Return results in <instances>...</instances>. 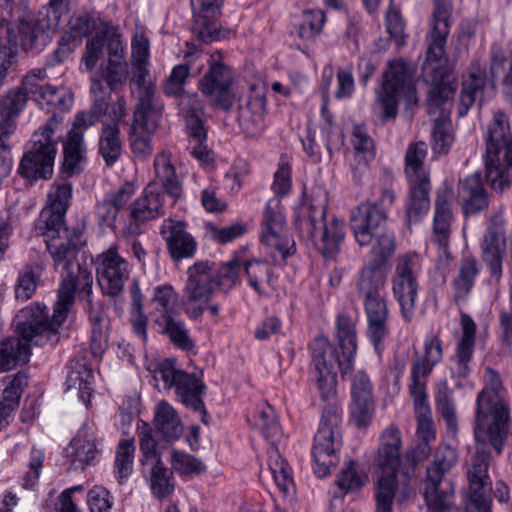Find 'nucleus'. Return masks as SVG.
<instances>
[{"label": "nucleus", "mask_w": 512, "mask_h": 512, "mask_svg": "<svg viewBox=\"0 0 512 512\" xmlns=\"http://www.w3.org/2000/svg\"><path fill=\"white\" fill-rule=\"evenodd\" d=\"M79 237V233L73 231L68 236L46 240L54 268L61 270L62 277L53 313L50 316L47 306L40 302H33L18 312L20 331L29 337L36 336L38 342L53 337L56 328L65 322L73 307L76 291L87 296L92 292V273L76 262Z\"/></svg>", "instance_id": "obj_1"}, {"label": "nucleus", "mask_w": 512, "mask_h": 512, "mask_svg": "<svg viewBox=\"0 0 512 512\" xmlns=\"http://www.w3.org/2000/svg\"><path fill=\"white\" fill-rule=\"evenodd\" d=\"M452 4L449 0H435L431 30L428 35V49L423 63V77L431 82L428 95L429 113H436L446 105L456 92V85L446 67L445 45L451 28Z\"/></svg>", "instance_id": "obj_2"}, {"label": "nucleus", "mask_w": 512, "mask_h": 512, "mask_svg": "<svg viewBox=\"0 0 512 512\" xmlns=\"http://www.w3.org/2000/svg\"><path fill=\"white\" fill-rule=\"evenodd\" d=\"M1 29H10L15 41L25 50H40L51 38L69 12V0H50L46 13L35 20L26 5L0 0Z\"/></svg>", "instance_id": "obj_3"}, {"label": "nucleus", "mask_w": 512, "mask_h": 512, "mask_svg": "<svg viewBox=\"0 0 512 512\" xmlns=\"http://www.w3.org/2000/svg\"><path fill=\"white\" fill-rule=\"evenodd\" d=\"M156 179L161 183H150L141 196L131 205L127 230L138 235L148 221L163 216L168 206H173L183 196L182 182L176 174L171 154L162 151L155 156Z\"/></svg>", "instance_id": "obj_4"}, {"label": "nucleus", "mask_w": 512, "mask_h": 512, "mask_svg": "<svg viewBox=\"0 0 512 512\" xmlns=\"http://www.w3.org/2000/svg\"><path fill=\"white\" fill-rule=\"evenodd\" d=\"M484 388L476 399L474 436L478 443L490 444L500 454L508 435L510 408L502 398L504 387L499 374L485 369Z\"/></svg>", "instance_id": "obj_5"}, {"label": "nucleus", "mask_w": 512, "mask_h": 512, "mask_svg": "<svg viewBox=\"0 0 512 512\" xmlns=\"http://www.w3.org/2000/svg\"><path fill=\"white\" fill-rule=\"evenodd\" d=\"M319 198L315 203H303L295 214V225L302 237L311 239L326 258L340 249L345 236V224L337 218L326 219V195L321 188L314 191Z\"/></svg>", "instance_id": "obj_6"}, {"label": "nucleus", "mask_w": 512, "mask_h": 512, "mask_svg": "<svg viewBox=\"0 0 512 512\" xmlns=\"http://www.w3.org/2000/svg\"><path fill=\"white\" fill-rule=\"evenodd\" d=\"M485 141L487 181L494 190L503 191L512 183V126L502 111L494 113Z\"/></svg>", "instance_id": "obj_7"}, {"label": "nucleus", "mask_w": 512, "mask_h": 512, "mask_svg": "<svg viewBox=\"0 0 512 512\" xmlns=\"http://www.w3.org/2000/svg\"><path fill=\"white\" fill-rule=\"evenodd\" d=\"M350 225L359 245H371L370 262L385 266L396 250L395 235L386 228V213L377 205L359 206L351 215Z\"/></svg>", "instance_id": "obj_8"}, {"label": "nucleus", "mask_w": 512, "mask_h": 512, "mask_svg": "<svg viewBox=\"0 0 512 512\" xmlns=\"http://www.w3.org/2000/svg\"><path fill=\"white\" fill-rule=\"evenodd\" d=\"M415 66L403 59L388 63L381 89L377 92V103L383 121L394 119L398 114V102L404 98L408 104L417 102L414 84Z\"/></svg>", "instance_id": "obj_9"}, {"label": "nucleus", "mask_w": 512, "mask_h": 512, "mask_svg": "<svg viewBox=\"0 0 512 512\" xmlns=\"http://www.w3.org/2000/svg\"><path fill=\"white\" fill-rule=\"evenodd\" d=\"M341 421V410L336 404L324 408L311 451L313 470L320 478L328 476L340 461Z\"/></svg>", "instance_id": "obj_10"}, {"label": "nucleus", "mask_w": 512, "mask_h": 512, "mask_svg": "<svg viewBox=\"0 0 512 512\" xmlns=\"http://www.w3.org/2000/svg\"><path fill=\"white\" fill-rule=\"evenodd\" d=\"M109 96H94L93 103L88 111L75 115L71 129L63 141L62 172L67 176L79 173L85 160L87 148L84 142L85 132L94 126L99 118L108 110Z\"/></svg>", "instance_id": "obj_11"}, {"label": "nucleus", "mask_w": 512, "mask_h": 512, "mask_svg": "<svg viewBox=\"0 0 512 512\" xmlns=\"http://www.w3.org/2000/svg\"><path fill=\"white\" fill-rule=\"evenodd\" d=\"M151 317L161 333L183 350H191L194 343L184 321L179 316L178 294L173 286L165 284L154 288Z\"/></svg>", "instance_id": "obj_12"}, {"label": "nucleus", "mask_w": 512, "mask_h": 512, "mask_svg": "<svg viewBox=\"0 0 512 512\" xmlns=\"http://www.w3.org/2000/svg\"><path fill=\"white\" fill-rule=\"evenodd\" d=\"M155 380L161 379L165 388H173L180 402L187 408L203 415L206 410L203 396L206 386L196 374H189L180 369L174 359H164L159 362L153 371Z\"/></svg>", "instance_id": "obj_13"}, {"label": "nucleus", "mask_w": 512, "mask_h": 512, "mask_svg": "<svg viewBox=\"0 0 512 512\" xmlns=\"http://www.w3.org/2000/svg\"><path fill=\"white\" fill-rule=\"evenodd\" d=\"M456 462V455L449 447L436 451L433 463L427 469L424 484V498L427 512H447L454 504V489L449 481L444 480V474Z\"/></svg>", "instance_id": "obj_14"}, {"label": "nucleus", "mask_w": 512, "mask_h": 512, "mask_svg": "<svg viewBox=\"0 0 512 512\" xmlns=\"http://www.w3.org/2000/svg\"><path fill=\"white\" fill-rule=\"evenodd\" d=\"M217 288L216 269L212 263L201 261L188 268L187 281L182 290V306L191 320L202 318Z\"/></svg>", "instance_id": "obj_15"}, {"label": "nucleus", "mask_w": 512, "mask_h": 512, "mask_svg": "<svg viewBox=\"0 0 512 512\" xmlns=\"http://www.w3.org/2000/svg\"><path fill=\"white\" fill-rule=\"evenodd\" d=\"M420 273L421 263L417 254L406 253L397 258L392 276V291L406 322H410L415 314Z\"/></svg>", "instance_id": "obj_16"}, {"label": "nucleus", "mask_w": 512, "mask_h": 512, "mask_svg": "<svg viewBox=\"0 0 512 512\" xmlns=\"http://www.w3.org/2000/svg\"><path fill=\"white\" fill-rule=\"evenodd\" d=\"M208 66V71L199 82V89L212 107L230 111L237 99L233 90V72L219 53L210 56Z\"/></svg>", "instance_id": "obj_17"}, {"label": "nucleus", "mask_w": 512, "mask_h": 512, "mask_svg": "<svg viewBox=\"0 0 512 512\" xmlns=\"http://www.w3.org/2000/svg\"><path fill=\"white\" fill-rule=\"evenodd\" d=\"M260 241L274 261L287 258L294 252V240L286 226L283 207L277 198L270 199L265 207Z\"/></svg>", "instance_id": "obj_18"}, {"label": "nucleus", "mask_w": 512, "mask_h": 512, "mask_svg": "<svg viewBox=\"0 0 512 512\" xmlns=\"http://www.w3.org/2000/svg\"><path fill=\"white\" fill-rule=\"evenodd\" d=\"M490 455L484 448L477 449L471 458L467 471L468 495L465 503L467 512H491V480L488 474Z\"/></svg>", "instance_id": "obj_19"}, {"label": "nucleus", "mask_w": 512, "mask_h": 512, "mask_svg": "<svg viewBox=\"0 0 512 512\" xmlns=\"http://www.w3.org/2000/svg\"><path fill=\"white\" fill-rule=\"evenodd\" d=\"M312 360L315 366L314 379L320 396L324 401L334 400L336 396V370L339 367V356L328 338L318 336L310 344Z\"/></svg>", "instance_id": "obj_20"}, {"label": "nucleus", "mask_w": 512, "mask_h": 512, "mask_svg": "<svg viewBox=\"0 0 512 512\" xmlns=\"http://www.w3.org/2000/svg\"><path fill=\"white\" fill-rule=\"evenodd\" d=\"M96 279L102 292L109 296H118L130 276V264L118 252V245L113 244L97 255Z\"/></svg>", "instance_id": "obj_21"}, {"label": "nucleus", "mask_w": 512, "mask_h": 512, "mask_svg": "<svg viewBox=\"0 0 512 512\" xmlns=\"http://www.w3.org/2000/svg\"><path fill=\"white\" fill-rule=\"evenodd\" d=\"M376 476V510L392 512L393 503L401 505L413 494L408 475L399 469L377 470Z\"/></svg>", "instance_id": "obj_22"}, {"label": "nucleus", "mask_w": 512, "mask_h": 512, "mask_svg": "<svg viewBox=\"0 0 512 512\" xmlns=\"http://www.w3.org/2000/svg\"><path fill=\"white\" fill-rule=\"evenodd\" d=\"M46 79L45 69L34 68L23 76L19 88L40 105L45 104L59 109H68L71 105V97L68 91L62 87L46 84Z\"/></svg>", "instance_id": "obj_23"}, {"label": "nucleus", "mask_w": 512, "mask_h": 512, "mask_svg": "<svg viewBox=\"0 0 512 512\" xmlns=\"http://www.w3.org/2000/svg\"><path fill=\"white\" fill-rule=\"evenodd\" d=\"M461 335L456 343L455 354L451 358L450 373L456 386L467 384L472 372V358L476 339V324L467 314H461Z\"/></svg>", "instance_id": "obj_24"}, {"label": "nucleus", "mask_w": 512, "mask_h": 512, "mask_svg": "<svg viewBox=\"0 0 512 512\" xmlns=\"http://www.w3.org/2000/svg\"><path fill=\"white\" fill-rule=\"evenodd\" d=\"M18 314L15 317V325L20 338L12 337L1 342L0 344V373L15 369L19 365L28 362L31 350L30 343L35 345L55 344L58 342V331L56 328L55 335L49 337L43 342H38L35 336L24 335L19 328Z\"/></svg>", "instance_id": "obj_25"}, {"label": "nucleus", "mask_w": 512, "mask_h": 512, "mask_svg": "<svg viewBox=\"0 0 512 512\" xmlns=\"http://www.w3.org/2000/svg\"><path fill=\"white\" fill-rule=\"evenodd\" d=\"M130 94L137 100L134 114L161 115L162 107L156 100V83L148 66H131Z\"/></svg>", "instance_id": "obj_26"}, {"label": "nucleus", "mask_w": 512, "mask_h": 512, "mask_svg": "<svg viewBox=\"0 0 512 512\" xmlns=\"http://www.w3.org/2000/svg\"><path fill=\"white\" fill-rule=\"evenodd\" d=\"M364 311L367 317V338L380 355L390 335L388 327V308L382 295L363 297Z\"/></svg>", "instance_id": "obj_27"}, {"label": "nucleus", "mask_w": 512, "mask_h": 512, "mask_svg": "<svg viewBox=\"0 0 512 512\" xmlns=\"http://www.w3.org/2000/svg\"><path fill=\"white\" fill-rule=\"evenodd\" d=\"M224 0H191L194 14L193 32L203 42L210 43L225 38L228 31L221 30L215 22Z\"/></svg>", "instance_id": "obj_28"}, {"label": "nucleus", "mask_w": 512, "mask_h": 512, "mask_svg": "<svg viewBox=\"0 0 512 512\" xmlns=\"http://www.w3.org/2000/svg\"><path fill=\"white\" fill-rule=\"evenodd\" d=\"M160 234L167 244L173 260L192 258L197 250V242L185 229L181 221L165 219L160 228Z\"/></svg>", "instance_id": "obj_29"}, {"label": "nucleus", "mask_w": 512, "mask_h": 512, "mask_svg": "<svg viewBox=\"0 0 512 512\" xmlns=\"http://www.w3.org/2000/svg\"><path fill=\"white\" fill-rule=\"evenodd\" d=\"M483 261L488 265L491 276L496 280L502 277V262L506 252L505 230L501 224H490L480 243Z\"/></svg>", "instance_id": "obj_30"}, {"label": "nucleus", "mask_w": 512, "mask_h": 512, "mask_svg": "<svg viewBox=\"0 0 512 512\" xmlns=\"http://www.w3.org/2000/svg\"><path fill=\"white\" fill-rule=\"evenodd\" d=\"M424 348L425 352L423 357L417 359L411 369L410 393H427L426 378L432 372L433 367L438 364L443 357L441 341L434 335L426 337Z\"/></svg>", "instance_id": "obj_31"}, {"label": "nucleus", "mask_w": 512, "mask_h": 512, "mask_svg": "<svg viewBox=\"0 0 512 512\" xmlns=\"http://www.w3.org/2000/svg\"><path fill=\"white\" fill-rule=\"evenodd\" d=\"M454 192L452 187L444 184L437 191L433 218V241L445 248L449 243L450 226L453 219L452 201Z\"/></svg>", "instance_id": "obj_32"}, {"label": "nucleus", "mask_w": 512, "mask_h": 512, "mask_svg": "<svg viewBox=\"0 0 512 512\" xmlns=\"http://www.w3.org/2000/svg\"><path fill=\"white\" fill-rule=\"evenodd\" d=\"M336 338L344 360H339L342 377L348 375L353 367L357 352V334L355 322L345 314H339L335 322Z\"/></svg>", "instance_id": "obj_33"}, {"label": "nucleus", "mask_w": 512, "mask_h": 512, "mask_svg": "<svg viewBox=\"0 0 512 512\" xmlns=\"http://www.w3.org/2000/svg\"><path fill=\"white\" fill-rule=\"evenodd\" d=\"M161 115L133 114L130 145L134 156L140 160L152 154L151 135L156 131Z\"/></svg>", "instance_id": "obj_34"}, {"label": "nucleus", "mask_w": 512, "mask_h": 512, "mask_svg": "<svg viewBox=\"0 0 512 512\" xmlns=\"http://www.w3.org/2000/svg\"><path fill=\"white\" fill-rule=\"evenodd\" d=\"M402 436L398 427L391 424L379 436L375 464L377 470L399 469L401 463Z\"/></svg>", "instance_id": "obj_35"}, {"label": "nucleus", "mask_w": 512, "mask_h": 512, "mask_svg": "<svg viewBox=\"0 0 512 512\" xmlns=\"http://www.w3.org/2000/svg\"><path fill=\"white\" fill-rule=\"evenodd\" d=\"M487 83L485 66L479 60L472 61L462 84L459 116L466 115L476 101L482 100Z\"/></svg>", "instance_id": "obj_36"}, {"label": "nucleus", "mask_w": 512, "mask_h": 512, "mask_svg": "<svg viewBox=\"0 0 512 512\" xmlns=\"http://www.w3.org/2000/svg\"><path fill=\"white\" fill-rule=\"evenodd\" d=\"M266 98L262 89L251 86V95L245 106L239 108L238 121L243 131L251 136L257 135L264 129Z\"/></svg>", "instance_id": "obj_37"}, {"label": "nucleus", "mask_w": 512, "mask_h": 512, "mask_svg": "<svg viewBox=\"0 0 512 512\" xmlns=\"http://www.w3.org/2000/svg\"><path fill=\"white\" fill-rule=\"evenodd\" d=\"M353 155L349 166L355 179H359L375 157L374 141L364 125H356L351 134Z\"/></svg>", "instance_id": "obj_38"}, {"label": "nucleus", "mask_w": 512, "mask_h": 512, "mask_svg": "<svg viewBox=\"0 0 512 512\" xmlns=\"http://www.w3.org/2000/svg\"><path fill=\"white\" fill-rule=\"evenodd\" d=\"M458 197L465 215L479 213L488 207V194L478 172L460 181Z\"/></svg>", "instance_id": "obj_39"}, {"label": "nucleus", "mask_w": 512, "mask_h": 512, "mask_svg": "<svg viewBox=\"0 0 512 512\" xmlns=\"http://www.w3.org/2000/svg\"><path fill=\"white\" fill-rule=\"evenodd\" d=\"M407 179L410 185L407 216L410 222H417L430 208V179L429 175Z\"/></svg>", "instance_id": "obj_40"}, {"label": "nucleus", "mask_w": 512, "mask_h": 512, "mask_svg": "<svg viewBox=\"0 0 512 512\" xmlns=\"http://www.w3.org/2000/svg\"><path fill=\"white\" fill-rule=\"evenodd\" d=\"M154 424L157 432L167 442L178 440L183 434V424L175 408L163 400L154 407Z\"/></svg>", "instance_id": "obj_41"}, {"label": "nucleus", "mask_w": 512, "mask_h": 512, "mask_svg": "<svg viewBox=\"0 0 512 512\" xmlns=\"http://www.w3.org/2000/svg\"><path fill=\"white\" fill-rule=\"evenodd\" d=\"M91 326L90 350L94 357H101L108 347L109 319L99 304L88 301Z\"/></svg>", "instance_id": "obj_42"}, {"label": "nucleus", "mask_w": 512, "mask_h": 512, "mask_svg": "<svg viewBox=\"0 0 512 512\" xmlns=\"http://www.w3.org/2000/svg\"><path fill=\"white\" fill-rule=\"evenodd\" d=\"M417 417V442L431 446L436 440V430L428 403L427 393H410Z\"/></svg>", "instance_id": "obj_43"}, {"label": "nucleus", "mask_w": 512, "mask_h": 512, "mask_svg": "<svg viewBox=\"0 0 512 512\" xmlns=\"http://www.w3.org/2000/svg\"><path fill=\"white\" fill-rule=\"evenodd\" d=\"M58 123L54 118H50L42 128L33 133L30 141L26 145L28 156L33 154L46 156L49 159H55L57 154V140L54 137L55 129Z\"/></svg>", "instance_id": "obj_44"}, {"label": "nucleus", "mask_w": 512, "mask_h": 512, "mask_svg": "<svg viewBox=\"0 0 512 512\" xmlns=\"http://www.w3.org/2000/svg\"><path fill=\"white\" fill-rule=\"evenodd\" d=\"M45 264L41 259L25 264L18 272L15 283V297L20 301L29 300L36 292Z\"/></svg>", "instance_id": "obj_45"}, {"label": "nucleus", "mask_w": 512, "mask_h": 512, "mask_svg": "<svg viewBox=\"0 0 512 512\" xmlns=\"http://www.w3.org/2000/svg\"><path fill=\"white\" fill-rule=\"evenodd\" d=\"M245 272L248 283L260 295H268L276 288V278L272 268L266 261L253 259L246 262Z\"/></svg>", "instance_id": "obj_46"}, {"label": "nucleus", "mask_w": 512, "mask_h": 512, "mask_svg": "<svg viewBox=\"0 0 512 512\" xmlns=\"http://www.w3.org/2000/svg\"><path fill=\"white\" fill-rule=\"evenodd\" d=\"M386 269L384 265L369 262L359 272L357 289L362 297L381 295L385 288Z\"/></svg>", "instance_id": "obj_47"}, {"label": "nucleus", "mask_w": 512, "mask_h": 512, "mask_svg": "<svg viewBox=\"0 0 512 512\" xmlns=\"http://www.w3.org/2000/svg\"><path fill=\"white\" fill-rule=\"evenodd\" d=\"M97 446L93 426L84 424L71 441L74 462H79L81 465L90 464L99 452Z\"/></svg>", "instance_id": "obj_48"}, {"label": "nucleus", "mask_w": 512, "mask_h": 512, "mask_svg": "<svg viewBox=\"0 0 512 512\" xmlns=\"http://www.w3.org/2000/svg\"><path fill=\"white\" fill-rule=\"evenodd\" d=\"M98 152L108 167L113 166L118 161L122 154V140L117 125L102 123Z\"/></svg>", "instance_id": "obj_49"}, {"label": "nucleus", "mask_w": 512, "mask_h": 512, "mask_svg": "<svg viewBox=\"0 0 512 512\" xmlns=\"http://www.w3.org/2000/svg\"><path fill=\"white\" fill-rule=\"evenodd\" d=\"M435 407L444 419L448 430L454 433L457 430L456 403L453 390L449 387L447 381H440L436 385Z\"/></svg>", "instance_id": "obj_50"}, {"label": "nucleus", "mask_w": 512, "mask_h": 512, "mask_svg": "<svg viewBox=\"0 0 512 512\" xmlns=\"http://www.w3.org/2000/svg\"><path fill=\"white\" fill-rule=\"evenodd\" d=\"M55 159L47 161L46 156H38L36 154L28 156L26 150L18 166V173L21 177L36 181L38 179H48L52 176Z\"/></svg>", "instance_id": "obj_51"}, {"label": "nucleus", "mask_w": 512, "mask_h": 512, "mask_svg": "<svg viewBox=\"0 0 512 512\" xmlns=\"http://www.w3.org/2000/svg\"><path fill=\"white\" fill-rule=\"evenodd\" d=\"M70 369L66 379L67 389H77L79 398L88 406L93 393V373L91 369L78 362L71 363Z\"/></svg>", "instance_id": "obj_52"}, {"label": "nucleus", "mask_w": 512, "mask_h": 512, "mask_svg": "<svg viewBox=\"0 0 512 512\" xmlns=\"http://www.w3.org/2000/svg\"><path fill=\"white\" fill-rule=\"evenodd\" d=\"M367 481L368 475L359 463L355 460H348L337 473L335 484L342 493L347 494L360 489Z\"/></svg>", "instance_id": "obj_53"}, {"label": "nucleus", "mask_w": 512, "mask_h": 512, "mask_svg": "<svg viewBox=\"0 0 512 512\" xmlns=\"http://www.w3.org/2000/svg\"><path fill=\"white\" fill-rule=\"evenodd\" d=\"M268 468L278 489L285 495L289 494L294 488L291 470L286 460L274 448L269 455Z\"/></svg>", "instance_id": "obj_54"}, {"label": "nucleus", "mask_w": 512, "mask_h": 512, "mask_svg": "<svg viewBox=\"0 0 512 512\" xmlns=\"http://www.w3.org/2000/svg\"><path fill=\"white\" fill-rule=\"evenodd\" d=\"M27 384V376L23 372L7 375L0 380V390H2L3 396L2 402L5 407L11 408V414L17 407L21 394Z\"/></svg>", "instance_id": "obj_55"}, {"label": "nucleus", "mask_w": 512, "mask_h": 512, "mask_svg": "<svg viewBox=\"0 0 512 512\" xmlns=\"http://www.w3.org/2000/svg\"><path fill=\"white\" fill-rule=\"evenodd\" d=\"M135 444L133 439L121 440L115 452V476L122 484L132 473Z\"/></svg>", "instance_id": "obj_56"}, {"label": "nucleus", "mask_w": 512, "mask_h": 512, "mask_svg": "<svg viewBox=\"0 0 512 512\" xmlns=\"http://www.w3.org/2000/svg\"><path fill=\"white\" fill-rule=\"evenodd\" d=\"M478 273L477 261L474 258L468 257L462 259L458 274L453 281L456 291L455 296L457 298H464L469 294Z\"/></svg>", "instance_id": "obj_57"}, {"label": "nucleus", "mask_w": 512, "mask_h": 512, "mask_svg": "<svg viewBox=\"0 0 512 512\" xmlns=\"http://www.w3.org/2000/svg\"><path fill=\"white\" fill-rule=\"evenodd\" d=\"M98 27L103 44L107 46L108 60H125V44L119 28L110 22H100Z\"/></svg>", "instance_id": "obj_58"}, {"label": "nucleus", "mask_w": 512, "mask_h": 512, "mask_svg": "<svg viewBox=\"0 0 512 512\" xmlns=\"http://www.w3.org/2000/svg\"><path fill=\"white\" fill-rule=\"evenodd\" d=\"M445 111L446 108H442L441 116L434 123L432 148L437 154H446L454 141L452 124L450 119L444 115Z\"/></svg>", "instance_id": "obj_59"}, {"label": "nucleus", "mask_w": 512, "mask_h": 512, "mask_svg": "<svg viewBox=\"0 0 512 512\" xmlns=\"http://www.w3.org/2000/svg\"><path fill=\"white\" fill-rule=\"evenodd\" d=\"M66 211H60L50 207H45L41 213V219L44 224L43 234L46 240L61 238L72 234L68 228L64 226V217Z\"/></svg>", "instance_id": "obj_60"}, {"label": "nucleus", "mask_w": 512, "mask_h": 512, "mask_svg": "<svg viewBox=\"0 0 512 512\" xmlns=\"http://www.w3.org/2000/svg\"><path fill=\"white\" fill-rule=\"evenodd\" d=\"M326 14L322 9H307L302 12L298 35L304 40L317 37L323 30Z\"/></svg>", "instance_id": "obj_61"}, {"label": "nucleus", "mask_w": 512, "mask_h": 512, "mask_svg": "<svg viewBox=\"0 0 512 512\" xmlns=\"http://www.w3.org/2000/svg\"><path fill=\"white\" fill-rule=\"evenodd\" d=\"M137 433L140 451L142 453V464H154L157 460H161L157 450V440L154 438L152 427L145 421L138 420Z\"/></svg>", "instance_id": "obj_62"}, {"label": "nucleus", "mask_w": 512, "mask_h": 512, "mask_svg": "<svg viewBox=\"0 0 512 512\" xmlns=\"http://www.w3.org/2000/svg\"><path fill=\"white\" fill-rule=\"evenodd\" d=\"M150 41L146 29L136 25L131 38V66H149Z\"/></svg>", "instance_id": "obj_63"}, {"label": "nucleus", "mask_w": 512, "mask_h": 512, "mask_svg": "<svg viewBox=\"0 0 512 512\" xmlns=\"http://www.w3.org/2000/svg\"><path fill=\"white\" fill-rule=\"evenodd\" d=\"M254 426L272 443H274L281 434V428L276 413L270 405H265L258 409L254 417Z\"/></svg>", "instance_id": "obj_64"}]
</instances>
